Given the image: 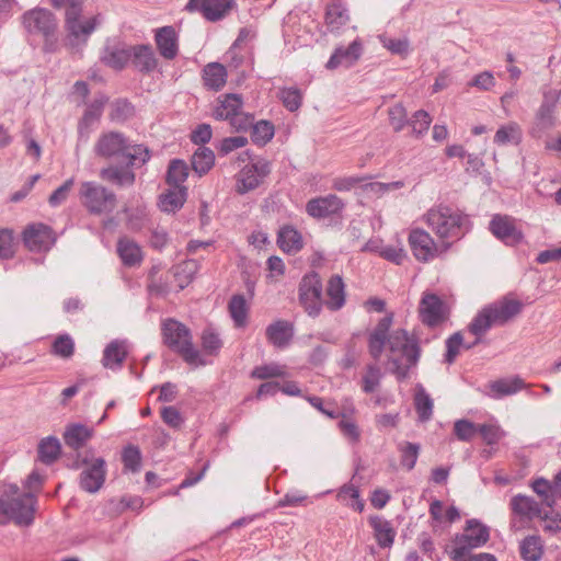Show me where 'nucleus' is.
Here are the masks:
<instances>
[{
	"mask_svg": "<svg viewBox=\"0 0 561 561\" xmlns=\"http://www.w3.org/2000/svg\"><path fill=\"white\" fill-rule=\"evenodd\" d=\"M393 321V314L389 313L381 318L375 329L368 335V352L375 359L379 360L387 346L391 356L389 363L391 371L399 380L405 379L409 370L420 359L421 347L419 339L409 334L404 329H396L389 333Z\"/></svg>",
	"mask_w": 561,
	"mask_h": 561,
	"instance_id": "obj_1",
	"label": "nucleus"
},
{
	"mask_svg": "<svg viewBox=\"0 0 561 561\" xmlns=\"http://www.w3.org/2000/svg\"><path fill=\"white\" fill-rule=\"evenodd\" d=\"M527 387L528 385L519 376L501 378L490 382L489 396L493 399H501L506 396L515 394Z\"/></svg>",
	"mask_w": 561,
	"mask_h": 561,
	"instance_id": "obj_25",
	"label": "nucleus"
},
{
	"mask_svg": "<svg viewBox=\"0 0 561 561\" xmlns=\"http://www.w3.org/2000/svg\"><path fill=\"white\" fill-rule=\"evenodd\" d=\"M22 23L28 33H38L45 36L53 33L56 26L53 14L44 9H34L25 12Z\"/></svg>",
	"mask_w": 561,
	"mask_h": 561,
	"instance_id": "obj_19",
	"label": "nucleus"
},
{
	"mask_svg": "<svg viewBox=\"0 0 561 561\" xmlns=\"http://www.w3.org/2000/svg\"><path fill=\"white\" fill-rule=\"evenodd\" d=\"M390 124L396 131H400L409 123L407 119V111L402 104L398 103L388 111Z\"/></svg>",
	"mask_w": 561,
	"mask_h": 561,
	"instance_id": "obj_61",
	"label": "nucleus"
},
{
	"mask_svg": "<svg viewBox=\"0 0 561 561\" xmlns=\"http://www.w3.org/2000/svg\"><path fill=\"white\" fill-rule=\"evenodd\" d=\"M337 499L342 502L350 499L351 502L346 504L354 511L360 513L364 510V502L359 497L358 488L353 484H344L337 493Z\"/></svg>",
	"mask_w": 561,
	"mask_h": 561,
	"instance_id": "obj_47",
	"label": "nucleus"
},
{
	"mask_svg": "<svg viewBox=\"0 0 561 561\" xmlns=\"http://www.w3.org/2000/svg\"><path fill=\"white\" fill-rule=\"evenodd\" d=\"M490 538L489 528L478 519H469L463 533L454 539L455 547L450 551L454 561H461L472 549L484 546Z\"/></svg>",
	"mask_w": 561,
	"mask_h": 561,
	"instance_id": "obj_10",
	"label": "nucleus"
},
{
	"mask_svg": "<svg viewBox=\"0 0 561 561\" xmlns=\"http://www.w3.org/2000/svg\"><path fill=\"white\" fill-rule=\"evenodd\" d=\"M228 310L236 328L248 324L249 306L243 295H233L228 304Z\"/></svg>",
	"mask_w": 561,
	"mask_h": 561,
	"instance_id": "obj_38",
	"label": "nucleus"
},
{
	"mask_svg": "<svg viewBox=\"0 0 561 561\" xmlns=\"http://www.w3.org/2000/svg\"><path fill=\"white\" fill-rule=\"evenodd\" d=\"M533 491L540 497L541 504L552 508L557 503V494L561 496V486H557V474L553 481L537 478L531 481Z\"/></svg>",
	"mask_w": 561,
	"mask_h": 561,
	"instance_id": "obj_26",
	"label": "nucleus"
},
{
	"mask_svg": "<svg viewBox=\"0 0 561 561\" xmlns=\"http://www.w3.org/2000/svg\"><path fill=\"white\" fill-rule=\"evenodd\" d=\"M248 144V138L244 136H233L224 138L218 147V152L226 156L233 150L243 148Z\"/></svg>",
	"mask_w": 561,
	"mask_h": 561,
	"instance_id": "obj_64",
	"label": "nucleus"
},
{
	"mask_svg": "<svg viewBox=\"0 0 561 561\" xmlns=\"http://www.w3.org/2000/svg\"><path fill=\"white\" fill-rule=\"evenodd\" d=\"M36 499L30 492H21L16 484H7L0 494V525L10 522L30 526L34 522Z\"/></svg>",
	"mask_w": 561,
	"mask_h": 561,
	"instance_id": "obj_2",
	"label": "nucleus"
},
{
	"mask_svg": "<svg viewBox=\"0 0 561 561\" xmlns=\"http://www.w3.org/2000/svg\"><path fill=\"white\" fill-rule=\"evenodd\" d=\"M188 175V168L182 160H172L169 164L167 181L172 187H184L182 184Z\"/></svg>",
	"mask_w": 561,
	"mask_h": 561,
	"instance_id": "obj_45",
	"label": "nucleus"
},
{
	"mask_svg": "<svg viewBox=\"0 0 561 561\" xmlns=\"http://www.w3.org/2000/svg\"><path fill=\"white\" fill-rule=\"evenodd\" d=\"M350 16L341 2H332L325 12V24L330 32H339L347 24Z\"/></svg>",
	"mask_w": 561,
	"mask_h": 561,
	"instance_id": "obj_37",
	"label": "nucleus"
},
{
	"mask_svg": "<svg viewBox=\"0 0 561 561\" xmlns=\"http://www.w3.org/2000/svg\"><path fill=\"white\" fill-rule=\"evenodd\" d=\"M73 469H82L79 474V486L88 493L100 491L106 479V461L94 457L92 450L79 451L72 465Z\"/></svg>",
	"mask_w": 561,
	"mask_h": 561,
	"instance_id": "obj_7",
	"label": "nucleus"
},
{
	"mask_svg": "<svg viewBox=\"0 0 561 561\" xmlns=\"http://www.w3.org/2000/svg\"><path fill=\"white\" fill-rule=\"evenodd\" d=\"M117 253L127 267L138 266L144 259L141 248H117Z\"/></svg>",
	"mask_w": 561,
	"mask_h": 561,
	"instance_id": "obj_60",
	"label": "nucleus"
},
{
	"mask_svg": "<svg viewBox=\"0 0 561 561\" xmlns=\"http://www.w3.org/2000/svg\"><path fill=\"white\" fill-rule=\"evenodd\" d=\"M96 156L105 159L124 157L131 165L145 164L150 156L142 145H131L127 138L117 131L102 134L94 145Z\"/></svg>",
	"mask_w": 561,
	"mask_h": 561,
	"instance_id": "obj_4",
	"label": "nucleus"
},
{
	"mask_svg": "<svg viewBox=\"0 0 561 561\" xmlns=\"http://www.w3.org/2000/svg\"><path fill=\"white\" fill-rule=\"evenodd\" d=\"M202 346L206 354L217 355L222 346V341L215 331L206 329L202 334Z\"/></svg>",
	"mask_w": 561,
	"mask_h": 561,
	"instance_id": "obj_54",
	"label": "nucleus"
},
{
	"mask_svg": "<svg viewBox=\"0 0 561 561\" xmlns=\"http://www.w3.org/2000/svg\"><path fill=\"white\" fill-rule=\"evenodd\" d=\"M522 128L515 122L502 125L494 135V144L499 146L518 145L522 141Z\"/></svg>",
	"mask_w": 561,
	"mask_h": 561,
	"instance_id": "obj_39",
	"label": "nucleus"
},
{
	"mask_svg": "<svg viewBox=\"0 0 561 561\" xmlns=\"http://www.w3.org/2000/svg\"><path fill=\"white\" fill-rule=\"evenodd\" d=\"M238 160L247 163L237 174L236 191L245 194L259 187L271 172V164L266 159H252L249 151L239 154Z\"/></svg>",
	"mask_w": 561,
	"mask_h": 561,
	"instance_id": "obj_9",
	"label": "nucleus"
},
{
	"mask_svg": "<svg viewBox=\"0 0 561 561\" xmlns=\"http://www.w3.org/2000/svg\"><path fill=\"white\" fill-rule=\"evenodd\" d=\"M327 298L323 300V305L331 311H337L345 305V285L340 275H333L330 277L327 289Z\"/></svg>",
	"mask_w": 561,
	"mask_h": 561,
	"instance_id": "obj_24",
	"label": "nucleus"
},
{
	"mask_svg": "<svg viewBox=\"0 0 561 561\" xmlns=\"http://www.w3.org/2000/svg\"><path fill=\"white\" fill-rule=\"evenodd\" d=\"M234 5V0H190L185 9L190 12L198 11L203 16L216 22L224 19Z\"/></svg>",
	"mask_w": 561,
	"mask_h": 561,
	"instance_id": "obj_17",
	"label": "nucleus"
},
{
	"mask_svg": "<svg viewBox=\"0 0 561 561\" xmlns=\"http://www.w3.org/2000/svg\"><path fill=\"white\" fill-rule=\"evenodd\" d=\"M381 378L380 368L376 364L367 366L366 374L363 376V391L373 393L379 386Z\"/></svg>",
	"mask_w": 561,
	"mask_h": 561,
	"instance_id": "obj_52",
	"label": "nucleus"
},
{
	"mask_svg": "<svg viewBox=\"0 0 561 561\" xmlns=\"http://www.w3.org/2000/svg\"><path fill=\"white\" fill-rule=\"evenodd\" d=\"M186 187H172L160 196L159 206L164 213H175L186 199Z\"/></svg>",
	"mask_w": 561,
	"mask_h": 561,
	"instance_id": "obj_36",
	"label": "nucleus"
},
{
	"mask_svg": "<svg viewBox=\"0 0 561 561\" xmlns=\"http://www.w3.org/2000/svg\"><path fill=\"white\" fill-rule=\"evenodd\" d=\"M252 129L251 138L253 142L257 145H265L274 136V126L266 122L260 121L249 127Z\"/></svg>",
	"mask_w": 561,
	"mask_h": 561,
	"instance_id": "obj_46",
	"label": "nucleus"
},
{
	"mask_svg": "<svg viewBox=\"0 0 561 561\" xmlns=\"http://www.w3.org/2000/svg\"><path fill=\"white\" fill-rule=\"evenodd\" d=\"M343 201L334 194L312 198L306 205L307 213L311 217L319 219L339 215L343 210Z\"/></svg>",
	"mask_w": 561,
	"mask_h": 561,
	"instance_id": "obj_20",
	"label": "nucleus"
},
{
	"mask_svg": "<svg viewBox=\"0 0 561 561\" xmlns=\"http://www.w3.org/2000/svg\"><path fill=\"white\" fill-rule=\"evenodd\" d=\"M131 61L134 66L142 71L150 72L157 67V58L152 47L149 45L131 46Z\"/></svg>",
	"mask_w": 561,
	"mask_h": 561,
	"instance_id": "obj_34",
	"label": "nucleus"
},
{
	"mask_svg": "<svg viewBox=\"0 0 561 561\" xmlns=\"http://www.w3.org/2000/svg\"><path fill=\"white\" fill-rule=\"evenodd\" d=\"M360 53V44L357 41H354L347 47L336 48L325 67L329 70L336 69L340 66L350 67L359 58Z\"/></svg>",
	"mask_w": 561,
	"mask_h": 561,
	"instance_id": "obj_23",
	"label": "nucleus"
},
{
	"mask_svg": "<svg viewBox=\"0 0 561 561\" xmlns=\"http://www.w3.org/2000/svg\"><path fill=\"white\" fill-rule=\"evenodd\" d=\"M102 107L103 103L99 101H95L94 103L88 106L81 122L79 123L80 135L88 133L90 125H92L100 118L102 114Z\"/></svg>",
	"mask_w": 561,
	"mask_h": 561,
	"instance_id": "obj_49",
	"label": "nucleus"
},
{
	"mask_svg": "<svg viewBox=\"0 0 561 561\" xmlns=\"http://www.w3.org/2000/svg\"><path fill=\"white\" fill-rule=\"evenodd\" d=\"M414 408L420 422H427L432 419L434 402L421 385L415 390Z\"/></svg>",
	"mask_w": 561,
	"mask_h": 561,
	"instance_id": "obj_40",
	"label": "nucleus"
},
{
	"mask_svg": "<svg viewBox=\"0 0 561 561\" xmlns=\"http://www.w3.org/2000/svg\"><path fill=\"white\" fill-rule=\"evenodd\" d=\"M523 302L510 295L482 308L468 325L474 336H483L492 327L504 325L523 310Z\"/></svg>",
	"mask_w": 561,
	"mask_h": 561,
	"instance_id": "obj_3",
	"label": "nucleus"
},
{
	"mask_svg": "<svg viewBox=\"0 0 561 561\" xmlns=\"http://www.w3.org/2000/svg\"><path fill=\"white\" fill-rule=\"evenodd\" d=\"M93 430L82 424H70L64 433V440L67 447L79 453L81 448L92 438Z\"/></svg>",
	"mask_w": 561,
	"mask_h": 561,
	"instance_id": "obj_30",
	"label": "nucleus"
},
{
	"mask_svg": "<svg viewBox=\"0 0 561 561\" xmlns=\"http://www.w3.org/2000/svg\"><path fill=\"white\" fill-rule=\"evenodd\" d=\"M302 238L293 226H284L277 233V245H300Z\"/></svg>",
	"mask_w": 561,
	"mask_h": 561,
	"instance_id": "obj_56",
	"label": "nucleus"
},
{
	"mask_svg": "<svg viewBox=\"0 0 561 561\" xmlns=\"http://www.w3.org/2000/svg\"><path fill=\"white\" fill-rule=\"evenodd\" d=\"M61 446L58 438L48 436L43 438L37 448L38 459L45 465L54 463L60 456Z\"/></svg>",
	"mask_w": 561,
	"mask_h": 561,
	"instance_id": "obj_41",
	"label": "nucleus"
},
{
	"mask_svg": "<svg viewBox=\"0 0 561 561\" xmlns=\"http://www.w3.org/2000/svg\"><path fill=\"white\" fill-rule=\"evenodd\" d=\"M78 197L80 204L91 215H108L117 204L115 193L95 181L81 182Z\"/></svg>",
	"mask_w": 561,
	"mask_h": 561,
	"instance_id": "obj_8",
	"label": "nucleus"
},
{
	"mask_svg": "<svg viewBox=\"0 0 561 561\" xmlns=\"http://www.w3.org/2000/svg\"><path fill=\"white\" fill-rule=\"evenodd\" d=\"M131 167L129 162L127 165H110L101 169L100 176L121 187L131 186L135 183V173Z\"/></svg>",
	"mask_w": 561,
	"mask_h": 561,
	"instance_id": "obj_28",
	"label": "nucleus"
},
{
	"mask_svg": "<svg viewBox=\"0 0 561 561\" xmlns=\"http://www.w3.org/2000/svg\"><path fill=\"white\" fill-rule=\"evenodd\" d=\"M322 282L318 273L306 274L298 288L299 302L310 317H318L322 310Z\"/></svg>",
	"mask_w": 561,
	"mask_h": 561,
	"instance_id": "obj_12",
	"label": "nucleus"
},
{
	"mask_svg": "<svg viewBox=\"0 0 561 561\" xmlns=\"http://www.w3.org/2000/svg\"><path fill=\"white\" fill-rule=\"evenodd\" d=\"M203 80L209 90L219 91L227 82V70L219 62H210L203 69Z\"/></svg>",
	"mask_w": 561,
	"mask_h": 561,
	"instance_id": "obj_35",
	"label": "nucleus"
},
{
	"mask_svg": "<svg viewBox=\"0 0 561 561\" xmlns=\"http://www.w3.org/2000/svg\"><path fill=\"white\" fill-rule=\"evenodd\" d=\"M75 185V179L70 178L67 181H65L59 187H57L49 196L48 203L51 207H58L61 204H64L72 187Z\"/></svg>",
	"mask_w": 561,
	"mask_h": 561,
	"instance_id": "obj_57",
	"label": "nucleus"
},
{
	"mask_svg": "<svg viewBox=\"0 0 561 561\" xmlns=\"http://www.w3.org/2000/svg\"><path fill=\"white\" fill-rule=\"evenodd\" d=\"M243 101L240 94L229 93L218 99L214 117L229 121L236 130H247L252 125V115L242 111Z\"/></svg>",
	"mask_w": 561,
	"mask_h": 561,
	"instance_id": "obj_11",
	"label": "nucleus"
},
{
	"mask_svg": "<svg viewBox=\"0 0 561 561\" xmlns=\"http://www.w3.org/2000/svg\"><path fill=\"white\" fill-rule=\"evenodd\" d=\"M131 46L121 42L107 43L101 56L102 62L113 69H123L131 59Z\"/></svg>",
	"mask_w": 561,
	"mask_h": 561,
	"instance_id": "obj_21",
	"label": "nucleus"
},
{
	"mask_svg": "<svg viewBox=\"0 0 561 561\" xmlns=\"http://www.w3.org/2000/svg\"><path fill=\"white\" fill-rule=\"evenodd\" d=\"M561 91L560 90H548L543 93L542 103L536 114L534 124L530 129L533 137H541V135L554 125V108L559 102Z\"/></svg>",
	"mask_w": 561,
	"mask_h": 561,
	"instance_id": "obj_16",
	"label": "nucleus"
},
{
	"mask_svg": "<svg viewBox=\"0 0 561 561\" xmlns=\"http://www.w3.org/2000/svg\"><path fill=\"white\" fill-rule=\"evenodd\" d=\"M422 219L439 238L458 239L468 231L467 216L447 205L430 208Z\"/></svg>",
	"mask_w": 561,
	"mask_h": 561,
	"instance_id": "obj_5",
	"label": "nucleus"
},
{
	"mask_svg": "<svg viewBox=\"0 0 561 561\" xmlns=\"http://www.w3.org/2000/svg\"><path fill=\"white\" fill-rule=\"evenodd\" d=\"M50 353L59 358L69 359L75 354V341L67 334H59L51 343Z\"/></svg>",
	"mask_w": 561,
	"mask_h": 561,
	"instance_id": "obj_44",
	"label": "nucleus"
},
{
	"mask_svg": "<svg viewBox=\"0 0 561 561\" xmlns=\"http://www.w3.org/2000/svg\"><path fill=\"white\" fill-rule=\"evenodd\" d=\"M489 229L499 240L516 243L523 242V233L517 221L507 215L496 214L492 217Z\"/></svg>",
	"mask_w": 561,
	"mask_h": 561,
	"instance_id": "obj_18",
	"label": "nucleus"
},
{
	"mask_svg": "<svg viewBox=\"0 0 561 561\" xmlns=\"http://www.w3.org/2000/svg\"><path fill=\"white\" fill-rule=\"evenodd\" d=\"M401 451V465L409 471L412 470L416 463L420 445L415 443H405L400 447Z\"/></svg>",
	"mask_w": 561,
	"mask_h": 561,
	"instance_id": "obj_55",
	"label": "nucleus"
},
{
	"mask_svg": "<svg viewBox=\"0 0 561 561\" xmlns=\"http://www.w3.org/2000/svg\"><path fill=\"white\" fill-rule=\"evenodd\" d=\"M161 330L163 343L179 354L185 363L195 366L206 365L199 351L194 347L191 331L185 324L174 319H167L163 321Z\"/></svg>",
	"mask_w": 561,
	"mask_h": 561,
	"instance_id": "obj_6",
	"label": "nucleus"
},
{
	"mask_svg": "<svg viewBox=\"0 0 561 561\" xmlns=\"http://www.w3.org/2000/svg\"><path fill=\"white\" fill-rule=\"evenodd\" d=\"M197 272V264L194 260H186L180 264L174 265L168 272V278L172 277L173 280L167 284H158L151 282L149 289L157 295H167L171 290L180 291L184 289L193 279Z\"/></svg>",
	"mask_w": 561,
	"mask_h": 561,
	"instance_id": "obj_14",
	"label": "nucleus"
},
{
	"mask_svg": "<svg viewBox=\"0 0 561 561\" xmlns=\"http://www.w3.org/2000/svg\"><path fill=\"white\" fill-rule=\"evenodd\" d=\"M284 375L285 371L283 367L276 364L257 366L251 373V377L255 379H268L274 377H283Z\"/></svg>",
	"mask_w": 561,
	"mask_h": 561,
	"instance_id": "obj_62",
	"label": "nucleus"
},
{
	"mask_svg": "<svg viewBox=\"0 0 561 561\" xmlns=\"http://www.w3.org/2000/svg\"><path fill=\"white\" fill-rule=\"evenodd\" d=\"M379 41L385 48L392 54L404 56L409 53L410 43L408 38H391L386 35H380Z\"/></svg>",
	"mask_w": 561,
	"mask_h": 561,
	"instance_id": "obj_53",
	"label": "nucleus"
},
{
	"mask_svg": "<svg viewBox=\"0 0 561 561\" xmlns=\"http://www.w3.org/2000/svg\"><path fill=\"white\" fill-rule=\"evenodd\" d=\"M454 434L459 440L470 442L478 434V425L469 420H458L454 424Z\"/></svg>",
	"mask_w": 561,
	"mask_h": 561,
	"instance_id": "obj_51",
	"label": "nucleus"
},
{
	"mask_svg": "<svg viewBox=\"0 0 561 561\" xmlns=\"http://www.w3.org/2000/svg\"><path fill=\"white\" fill-rule=\"evenodd\" d=\"M369 525L380 548H390L393 545L397 531L391 522L381 516H371L369 517Z\"/></svg>",
	"mask_w": 561,
	"mask_h": 561,
	"instance_id": "obj_29",
	"label": "nucleus"
},
{
	"mask_svg": "<svg viewBox=\"0 0 561 561\" xmlns=\"http://www.w3.org/2000/svg\"><path fill=\"white\" fill-rule=\"evenodd\" d=\"M510 507L513 514L528 520H533L541 515L540 504L533 497L524 494L513 496L510 502Z\"/></svg>",
	"mask_w": 561,
	"mask_h": 561,
	"instance_id": "obj_27",
	"label": "nucleus"
},
{
	"mask_svg": "<svg viewBox=\"0 0 561 561\" xmlns=\"http://www.w3.org/2000/svg\"><path fill=\"white\" fill-rule=\"evenodd\" d=\"M22 237L24 245H50L57 241L55 231L49 226L42 222L26 226Z\"/></svg>",
	"mask_w": 561,
	"mask_h": 561,
	"instance_id": "obj_22",
	"label": "nucleus"
},
{
	"mask_svg": "<svg viewBox=\"0 0 561 561\" xmlns=\"http://www.w3.org/2000/svg\"><path fill=\"white\" fill-rule=\"evenodd\" d=\"M124 468L131 472H137L141 467V453L137 446L129 445L124 448L122 454Z\"/></svg>",
	"mask_w": 561,
	"mask_h": 561,
	"instance_id": "obj_48",
	"label": "nucleus"
},
{
	"mask_svg": "<svg viewBox=\"0 0 561 561\" xmlns=\"http://www.w3.org/2000/svg\"><path fill=\"white\" fill-rule=\"evenodd\" d=\"M520 557L525 561H539L543 554V546L539 536L526 537L519 546Z\"/></svg>",
	"mask_w": 561,
	"mask_h": 561,
	"instance_id": "obj_42",
	"label": "nucleus"
},
{
	"mask_svg": "<svg viewBox=\"0 0 561 561\" xmlns=\"http://www.w3.org/2000/svg\"><path fill=\"white\" fill-rule=\"evenodd\" d=\"M419 314L423 324L435 328L449 317V308L437 295L424 293L419 305Z\"/></svg>",
	"mask_w": 561,
	"mask_h": 561,
	"instance_id": "obj_15",
	"label": "nucleus"
},
{
	"mask_svg": "<svg viewBox=\"0 0 561 561\" xmlns=\"http://www.w3.org/2000/svg\"><path fill=\"white\" fill-rule=\"evenodd\" d=\"M127 356V348L122 341H112L103 352L102 364L105 368L118 369Z\"/></svg>",
	"mask_w": 561,
	"mask_h": 561,
	"instance_id": "obj_33",
	"label": "nucleus"
},
{
	"mask_svg": "<svg viewBox=\"0 0 561 561\" xmlns=\"http://www.w3.org/2000/svg\"><path fill=\"white\" fill-rule=\"evenodd\" d=\"M156 43L159 53L165 59H173L178 54L176 34L173 27L164 26L157 31Z\"/></svg>",
	"mask_w": 561,
	"mask_h": 561,
	"instance_id": "obj_32",
	"label": "nucleus"
},
{
	"mask_svg": "<svg viewBox=\"0 0 561 561\" xmlns=\"http://www.w3.org/2000/svg\"><path fill=\"white\" fill-rule=\"evenodd\" d=\"M364 250H368L378 256L396 264H402V262L407 259V252L403 248H364Z\"/></svg>",
	"mask_w": 561,
	"mask_h": 561,
	"instance_id": "obj_50",
	"label": "nucleus"
},
{
	"mask_svg": "<svg viewBox=\"0 0 561 561\" xmlns=\"http://www.w3.org/2000/svg\"><path fill=\"white\" fill-rule=\"evenodd\" d=\"M82 12L81 2L69 0L66 8V27L69 33L71 45L85 42L98 24V16L84 22L79 20Z\"/></svg>",
	"mask_w": 561,
	"mask_h": 561,
	"instance_id": "obj_13",
	"label": "nucleus"
},
{
	"mask_svg": "<svg viewBox=\"0 0 561 561\" xmlns=\"http://www.w3.org/2000/svg\"><path fill=\"white\" fill-rule=\"evenodd\" d=\"M462 344L463 336L461 332H456L446 340L445 362L447 364H453L456 360Z\"/></svg>",
	"mask_w": 561,
	"mask_h": 561,
	"instance_id": "obj_59",
	"label": "nucleus"
},
{
	"mask_svg": "<svg viewBox=\"0 0 561 561\" xmlns=\"http://www.w3.org/2000/svg\"><path fill=\"white\" fill-rule=\"evenodd\" d=\"M431 122H432V118L428 115V113L420 110L414 113L412 119L409 123L412 127V131L419 136V135H422L425 131H427V129L431 125Z\"/></svg>",
	"mask_w": 561,
	"mask_h": 561,
	"instance_id": "obj_63",
	"label": "nucleus"
},
{
	"mask_svg": "<svg viewBox=\"0 0 561 561\" xmlns=\"http://www.w3.org/2000/svg\"><path fill=\"white\" fill-rule=\"evenodd\" d=\"M279 98L284 106L290 112L297 111L301 105V93L296 88L282 89Z\"/></svg>",
	"mask_w": 561,
	"mask_h": 561,
	"instance_id": "obj_58",
	"label": "nucleus"
},
{
	"mask_svg": "<svg viewBox=\"0 0 561 561\" xmlns=\"http://www.w3.org/2000/svg\"><path fill=\"white\" fill-rule=\"evenodd\" d=\"M215 162L213 150L206 147L198 148L192 157V167L196 173L203 175L207 173Z\"/></svg>",
	"mask_w": 561,
	"mask_h": 561,
	"instance_id": "obj_43",
	"label": "nucleus"
},
{
	"mask_svg": "<svg viewBox=\"0 0 561 561\" xmlns=\"http://www.w3.org/2000/svg\"><path fill=\"white\" fill-rule=\"evenodd\" d=\"M266 337L274 346L283 348L293 337V325L285 320H277L266 328Z\"/></svg>",
	"mask_w": 561,
	"mask_h": 561,
	"instance_id": "obj_31",
	"label": "nucleus"
}]
</instances>
